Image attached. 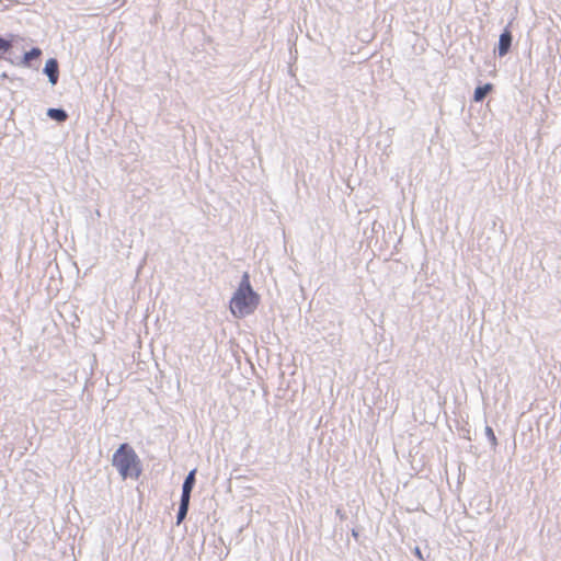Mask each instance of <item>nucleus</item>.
Wrapping results in <instances>:
<instances>
[{"mask_svg":"<svg viewBox=\"0 0 561 561\" xmlns=\"http://www.w3.org/2000/svg\"><path fill=\"white\" fill-rule=\"evenodd\" d=\"M47 115L58 122H65L68 117L67 113L59 108H49Z\"/></svg>","mask_w":561,"mask_h":561,"instance_id":"0eeeda50","label":"nucleus"},{"mask_svg":"<svg viewBox=\"0 0 561 561\" xmlns=\"http://www.w3.org/2000/svg\"><path fill=\"white\" fill-rule=\"evenodd\" d=\"M260 302L259 295L252 289L249 273L242 275L239 288L230 300L231 313L237 318H244L254 312Z\"/></svg>","mask_w":561,"mask_h":561,"instance_id":"f257e3e1","label":"nucleus"},{"mask_svg":"<svg viewBox=\"0 0 561 561\" xmlns=\"http://www.w3.org/2000/svg\"><path fill=\"white\" fill-rule=\"evenodd\" d=\"M414 553H415V556H416L419 559H421V560L423 559V556H422V552H421L420 548H417V547H416V548H415V550H414Z\"/></svg>","mask_w":561,"mask_h":561,"instance_id":"f8f14e48","label":"nucleus"},{"mask_svg":"<svg viewBox=\"0 0 561 561\" xmlns=\"http://www.w3.org/2000/svg\"><path fill=\"white\" fill-rule=\"evenodd\" d=\"M188 503L190 499L181 497V504L178 512V524L182 523V520L185 518L188 510Z\"/></svg>","mask_w":561,"mask_h":561,"instance_id":"6e6552de","label":"nucleus"},{"mask_svg":"<svg viewBox=\"0 0 561 561\" xmlns=\"http://www.w3.org/2000/svg\"><path fill=\"white\" fill-rule=\"evenodd\" d=\"M12 47V41L0 37V59L7 54Z\"/></svg>","mask_w":561,"mask_h":561,"instance_id":"9d476101","label":"nucleus"},{"mask_svg":"<svg viewBox=\"0 0 561 561\" xmlns=\"http://www.w3.org/2000/svg\"><path fill=\"white\" fill-rule=\"evenodd\" d=\"M42 55L39 48H32L30 51L24 54V62L28 64L31 60L38 58Z\"/></svg>","mask_w":561,"mask_h":561,"instance_id":"1a4fd4ad","label":"nucleus"},{"mask_svg":"<svg viewBox=\"0 0 561 561\" xmlns=\"http://www.w3.org/2000/svg\"><path fill=\"white\" fill-rule=\"evenodd\" d=\"M512 43V35L510 31H505L501 34L500 41H499V55L505 56L511 47Z\"/></svg>","mask_w":561,"mask_h":561,"instance_id":"20e7f679","label":"nucleus"},{"mask_svg":"<svg viewBox=\"0 0 561 561\" xmlns=\"http://www.w3.org/2000/svg\"><path fill=\"white\" fill-rule=\"evenodd\" d=\"M45 73L48 76L51 84H56L58 81V62L56 59H48L45 69Z\"/></svg>","mask_w":561,"mask_h":561,"instance_id":"7ed1b4c3","label":"nucleus"},{"mask_svg":"<svg viewBox=\"0 0 561 561\" xmlns=\"http://www.w3.org/2000/svg\"><path fill=\"white\" fill-rule=\"evenodd\" d=\"M485 434H486L489 440L491 442L492 446L495 447L497 445V438H496L492 427L486 426L485 427Z\"/></svg>","mask_w":561,"mask_h":561,"instance_id":"9b49d317","label":"nucleus"},{"mask_svg":"<svg viewBox=\"0 0 561 561\" xmlns=\"http://www.w3.org/2000/svg\"><path fill=\"white\" fill-rule=\"evenodd\" d=\"M493 89V85L491 83H486L484 85L478 87L474 90L473 100L474 102H481L488 93H490Z\"/></svg>","mask_w":561,"mask_h":561,"instance_id":"423d86ee","label":"nucleus"},{"mask_svg":"<svg viewBox=\"0 0 561 561\" xmlns=\"http://www.w3.org/2000/svg\"><path fill=\"white\" fill-rule=\"evenodd\" d=\"M195 472L196 470H192L188 476L186 477L184 483H183V490H182V496L185 499L191 497V492L195 482Z\"/></svg>","mask_w":561,"mask_h":561,"instance_id":"39448f33","label":"nucleus"},{"mask_svg":"<svg viewBox=\"0 0 561 561\" xmlns=\"http://www.w3.org/2000/svg\"><path fill=\"white\" fill-rule=\"evenodd\" d=\"M112 463L124 480L127 478L138 479L141 474L140 460L128 444H122L118 447L113 455Z\"/></svg>","mask_w":561,"mask_h":561,"instance_id":"f03ea898","label":"nucleus"}]
</instances>
